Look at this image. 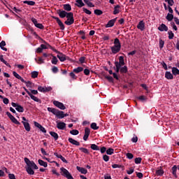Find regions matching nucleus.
<instances>
[{
    "label": "nucleus",
    "mask_w": 179,
    "mask_h": 179,
    "mask_svg": "<svg viewBox=\"0 0 179 179\" xmlns=\"http://www.w3.org/2000/svg\"><path fill=\"white\" fill-rule=\"evenodd\" d=\"M24 162L27 164L26 166V171L29 176H34V170H38V166L34 163L33 161H30L29 158L24 157Z\"/></svg>",
    "instance_id": "1"
},
{
    "label": "nucleus",
    "mask_w": 179,
    "mask_h": 179,
    "mask_svg": "<svg viewBox=\"0 0 179 179\" xmlns=\"http://www.w3.org/2000/svg\"><path fill=\"white\" fill-rule=\"evenodd\" d=\"M114 45L110 47V50L112 51V54L115 55V54H118L121 51V42H120V39L117 38H115L113 42Z\"/></svg>",
    "instance_id": "2"
},
{
    "label": "nucleus",
    "mask_w": 179,
    "mask_h": 179,
    "mask_svg": "<svg viewBox=\"0 0 179 179\" xmlns=\"http://www.w3.org/2000/svg\"><path fill=\"white\" fill-rule=\"evenodd\" d=\"M48 111H49V113H52V114L59 118V120H62V118H64V111L50 107L48 108Z\"/></svg>",
    "instance_id": "3"
},
{
    "label": "nucleus",
    "mask_w": 179,
    "mask_h": 179,
    "mask_svg": "<svg viewBox=\"0 0 179 179\" xmlns=\"http://www.w3.org/2000/svg\"><path fill=\"white\" fill-rule=\"evenodd\" d=\"M66 17L67 18V20L64 22V24L67 26H71L73 24V23H75V19L73 18V13H69Z\"/></svg>",
    "instance_id": "4"
},
{
    "label": "nucleus",
    "mask_w": 179,
    "mask_h": 179,
    "mask_svg": "<svg viewBox=\"0 0 179 179\" xmlns=\"http://www.w3.org/2000/svg\"><path fill=\"white\" fill-rule=\"evenodd\" d=\"M61 174L67 179H73V176L69 173V171L66 169L62 167L60 169Z\"/></svg>",
    "instance_id": "5"
},
{
    "label": "nucleus",
    "mask_w": 179,
    "mask_h": 179,
    "mask_svg": "<svg viewBox=\"0 0 179 179\" xmlns=\"http://www.w3.org/2000/svg\"><path fill=\"white\" fill-rule=\"evenodd\" d=\"M56 54H57V57L59 59L60 62H65L66 59H69V57L65 55L64 53L58 50L56 52Z\"/></svg>",
    "instance_id": "6"
},
{
    "label": "nucleus",
    "mask_w": 179,
    "mask_h": 179,
    "mask_svg": "<svg viewBox=\"0 0 179 179\" xmlns=\"http://www.w3.org/2000/svg\"><path fill=\"white\" fill-rule=\"evenodd\" d=\"M6 115L10 118L12 122H13V124H15V125H20V122L17 121V120L12 115L10 112H6Z\"/></svg>",
    "instance_id": "7"
},
{
    "label": "nucleus",
    "mask_w": 179,
    "mask_h": 179,
    "mask_svg": "<svg viewBox=\"0 0 179 179\" xmlns=\"http://www.w3.org/2000/svg\"><path fill=\"white\" fill-rule=\"evenodd\" d=\"M11 105L13 107L15 108V110H17L18 111V113H24V108H23V106H22L15 102H12Z\"/></svg>",
    "instance_id": "8"
},
{
    "label": "nucleus",
    "mask_w": 179,
    "mask_h": 179,
    "mask_svg": "<svg viewBox=\"0 0 179 179\" xmlns=\"http://www.w3.org/2000/svg\"><path fill=\"white\" fill-rule=\"evenodd\" d=\"M53 104L55 106V107H57V108H59L60 110H66V107L62 102L54 101Z\"/></svg>",
    "instance_id": "9"
},
{
    "label": "nucleus",
    "mask_w": 179,
    "mask_h": 179,
    "mask_svg": "<svg viewBox=\"0 0 179 179\" xmlns=\"http://www.w3.org/2000/svg\"><path fill=\"white\" fill-rule=\"evenodd\" d=\"M52 19L56 20L57 23L58 24L62 30H65V25H64V23H62V21H61L59 17L53 16Z\"/></svg>",
    "instance_id": "10"
},
{
    "label": "nucleus",
    "mask_w": 179,
    "mask_h": 179,
    "mask_svg": "<svg viewBox=\"0 0 179 179\" xmlns=\"http://www.w3.org/2000/svg\"><path fill=\"white\" fill-rule=\"evenodd\" d=\"M68 12L65 11V10H62L61 9L57 10V14L59 15V17H61L62 19H64V17H66V16H68Z\"/></svg>",
    "instance_id": "11"
},
{
    "label": "nucleus",
    "mask_w": 179,
    "mask_h": 179,
    "mask_svg": "<svg viewBox=\"0 0 179 179\" xmlns=\"http://www.w3.org/2000/svg\"><path fill=\"white\" fill-rule=\"evenodd\" d=\"M115 65H117L118 66H124L125 65V62L124 61V57L120 56L119 57V62H115Z\"/></svg>",
    "instance_id": "12"
},
{
    "label": "nucleus",
    "mask_w": 179,
    "mask_h": 179,
    "mask_svg": "<svg viewBox=\"0 0 179 179\" xmlns=\"http://www.w3.org/2000/svg\"><path fill=\"white\" fill-rule=\"evenodd\" d=\"M90 136V129L89 127H85V134H84V136H83V140L84 141H87Z\"/></svg>",
    "instance_id": "13"
},
{
    "label": "nucleus",
    "mask_w": 179,
    "mask_h": 179,
    "mask_svg": "<svg viewBox=\"0 0 179 179\" xmlns=\"http://www.w3.org/2000/svg\"><path fill=\"white\" fill-rule=\"evenodd\" d=\"M115 22H117V17L115 19L110 20L108 22L107 24L105 25V27L108 29V27H113L114 24H115Z\"/></svg>",
    "instance_id": "14"
},
{
    "label": "nucleus",
    "mask_w": 179,
    "mask_h": 179,
    "mask_svg": "<svg viewBox=\"0 0 179 179\" xmlns=\"http://www.w3.org/2000/svg\"><path fill=\"white\" fill-rule=\"evenodd\" d=\"M57 128L58 129H61L62 131H64V129L66 128V124L64 122H59L57 124Z\"/></svg>",
    "instance_id": "15"
},
{
    "label": "nucleus",
    "mask_w": 179,
    "mask_h": 179,
    "mask_svg": "<svg viewBox=\"0 0 179 179\" xmlns=\"http://www.w3.org/2000/svg\"><path fill=\"white\" fill-rule=\"evenodd\" d=\"M137 29H138V30H141V31H143V30H145V22H143V20H141L138 22L137 25Z\"/></svg>",
    "instance_id": "16"
},
{
    "label": "nucleus",
    "mask_w": 179,
    "mask_h": 179,
    "mask_svg": "<svg viewBox=\"0 0 179 179\" xmlns=\"http://www.w3.org/2000/svg\"><path fill=\"white\" fill-rule=\"evenodd\" d=\"M54 155L56 156L57 159H60L62 162H63V163L68 164V161L66 160V159H65V157H64L62 155L58 154V152H55Z\"/></svg>",
    "instance_id": "17"
},
{
    "label": "nucleus",
    "mask_w": 179,
    "mask_h": 179,
    "mask_svg": "<svg viewBox=\"0 0 179 179\" xmlns=\"http://www.w3.org/2000/svg\"><path fill=\"white\" fill-rule=\"evenodd\" d=\"M22 123L23 125H24V129H25L27 132H30V129H31V128L30 127V124L29 123V122L22 121Z\"/></svg>",
    "instance_id": "18"
},
{
    "label": "nucleus",
    "mask_w": 179,
    "mask_h": 179,
    "mask_svg": "<svg viewBox=\"0 0 179 179\" xmlns=\"http://www.w3.org/2000/svg\"><path fill=\"white\" fill-rule=\"evenodd\" d=\"M158 30H159V31H169V27L166 24H162L158 27Z\"/></svg>",
    "instance_id": "19"
},
{
    "label": "nucleus",
    "mask_w": 179,
    "mask_h": 179,
    "mask_svg": "<svg viewBox=\"0 0 179 179\" xmlns=\"http://www.w3.org/2000/svg\"><path fill=\"white\" fill-rule=\"evenodd\" d=\"M69 142L71 143L72 145H75L76 146H80V143L79 141L72 138H69Z\"/></svg>",
    "instance_id": "20"
},
{
    "label": "nucleus",
    "mask_w": 179,
    "mask_h": 179,
    "mask_svg": "<svg viewBox=\"0 0 179 179\" xmlns=\"http://www.w3.org/2000/svg\"><path fill=\"white\" fill-rule=\"evenodd\" d=\"M76 169H77L78 171L81 173V174H87V169H86L85 168H82L80 166H76Z\"/></svg>",
    "instance_id": "21"
},
{
    "label": "nucleus",
    "mask_w": 179,
    "mask_h": 179,
    "mask_svg": "<svg viewBox=\"0 0 179 179\" xmlns=\"http://www.w3.org/2000/svg\"><path fill=\"white\" fill-rule=\"evenodd\" d=\"M165 78L168 80L174 79V76H173V74H171V72L170 71H166L165 73Z\"/></svg>",
    "instance_id": "22"
},
{
    "label": "nucleus",
    "mask_w": 179,
    "mask_h": 179,
    "mask_svg": "<svg viewBox=\"0 0 179 179\" xmlns=\"http://www.w3.org/2000/svg\"><path fill=\"white\" fill-rule=\"evenodd\" d=\"M29 96L31 100H34V101H36V103H41V99L37 98V96L33 95L31 93Z\"/></svg>",
    "instance_id": "23"
},
{
    "label": "nucleus",
    "mask_w": 179,
    "mask_h": 179,
    "mask_svg": "<svg viewBox=\"0 0 179 179\" xmlns=\"http://www.w3.org/2000/svg\"><path fill=\"white\" fill-rule=\"evenodd\" d=\"M120 8H121V6L120 5L115 6L114 10H113V15H118V13H120Z\"/></svg>",
    "instance_id": "24"
},
{
    "label": "nucleus",
    "mask_w": 179,
    "mask_h": 179,
    "mask_svg": "<svg viewBox=\"0 0 179 179\" xmlns=\"http://www.w3.org/2000/svg\"><path fill=\"white\" fill-rule=\"evenodd\" d=\"M50 135L54 138L55 141H58V138H59V136L55 131H50Z\"/></svg>",
    "instance_id": "25"
},
{
    "label": "nucleus",
    "mask_w": 179,
    "mask_h": 179,
    "mask_svg": "<svg viewBox=\"0 0 179 179\" xmlns=\"http://www.w3.org/2000/svg\"><path fill=\"white\" fill-rule=\"evenodd\" d=\"M5 45H6V42H5V41H2L0 43V48L3 50V51H8V49L5 48Z\"/></svg>",
    "instance_id": "26"
},
{
    "label": "nucleus",
    "mask_w": 179,
    "mask_h": 179,
    "mask_svg": "<svg viewBox=\"0 0 179 179\" xmlns=\"http://www.w3.org/2000/svg\"><path fill=\"white\" fill-rule=\"evenodd\" d=\"M63 8L64 10H66L67 12H71V10H72V7L70 6V4H64Z\"/></svg>",
    "instance_id": "27"
},
{
    "label": "nucleus",
    "mask_w": 179,
    "mask_h": 179,
    "mask_svg": "<svg viewBox=\"0 0 179 179\" xmlns=\"http://www.w3.org/2000/svg\"><path fill=\"white\" fill-rule=\"evenodd\" d=\"M177 169H178L177 165H174L172 167V174L173 176H174V177H176V178H177Z\"/></svg>",
    "instance_id": "28"
},
{
    "label": "nucleus",
    "mask_w": 179,
    "mask_h": 179,
    "mask_svg": "<svg viewBox=\"0 0 179 179\" xmlns=\"http://www.w3.org/2000/svg\"><path fill=\"white\" fill-rule=\"evenodd\" d=\"M0 61L3 62L5 65H6V66H9V68H10V64H9L8 62L3 59V55H0Z\"/></svg>",
    "instance_id": "29"
},
{
    "label": "nucleus",
    "mask_w": 179,
    "mask_h": 179,
    "mask_svg": "<svg viewBox=\"0 0 179 179\" xmlns=\"http://www.w3.org/2000/svg\"><path fill=\"white\" fill-rule=\"evenodd\" d=\"M23 3H25L27 5H29V6H34V5H36V2L33 1H24Z\"/></svg>",
    "instance_id": "30"
},
{
    "label": "nucleus",
    "mask_w": 179,
    "mask_h": 179,
    "mask_svg": "<svg viewBox=\"0 0 179 179\" xmlns=\"http://www.w3.org/2000/svg\"><path fill=\"white\" fill-rule=\"evenodd\" d=\"M82 71H83V67H80V66L77 67L73 70V72H74V73H80V72H82Z\"/></svg>",
    "instance_id": "31"
},
{
    "label": "nucleus",
    "mask_w": 179,
    "mask_h": 179,
    "mask_svg": "<svg viewBox=\"0 0 179 179\" xmlns=\"http://www.w3.org/2000/svg\"><path fill=\"white\" fill-rule=\"evenodd\" d=\"M38 164H40V166H43V167H48V166L47 162L43 161L42 159H38Z\"/></svg>",
    "instance_id": "32"
},
{
    "label": "nucleus",
    "mask_w": 179,
    "mask_h": 179,
    "mask_svg": "<svg viewBox=\"0 0 179 179\" xmlns=\"http://www.w3.org/2000/svg\"><path fill=\"white\" fill-rule=\"evenodd\" d=\"M166 20H168V22H171V20L174 19V15L173 14L168 13L166 17Z\"/></svg>",
    "instance_id": "33"
},
{
    "label": "nucleus",
    "mask_w": 179,
    "mask_h": 179,
    "mask_svg": "<svg viewBox=\"0 0 179 179\" xmlns=\"http://www.w3.org/2000/svg\"><path fill=\"white\" fill-rule=\"evenodd\" d=\"M52 59L51 63L53 65H57V64H58V59L57 58V57H55L52 55Z\"/></svg>",
    "instance_id": "34"
},
{
    "label": "nucleus",
    "mask_w": 179,
    "mask_h": 179,
    "mask_svg": "<svg viewBox=\"0 0 179 179\" xmlns=\"http://www.w3.org/2000/svg\"><path fill=\"white\" fill-rule=\"evenodd\" d=\"M127 72H128V67L127 66L120 67V73H127Z\"/></svg>",
    "instance_id": "35"
},
{
    "label": "nucleus",
    "mask_w": 179,
    "mask_h": 179,
    "mask_svg": "<svg viewBox=\"0 0 179 179\" xmlns=\"http://www.w3.org/2000/svg\"><path fill=\"white\" fill-rule=\"evenodd\" d=\"M76 2L78 3L77 5L78 8H82L83 6H85V3L82 0H76Z\"/></svg>",
    "instance_id": "36"
},
{
    "label": "nucleus",
    "mask_w": 179,
    "mask_h": 179,
    "mask_svg": "<svg viewBox=\"0 0 179 179\" xmlns=\"http://www.w3.org/2000/svg\"><path fill=\"white\" fill-rule=\"evenodd\" d=\"M172 73L173 75L177 76L179 75V70L176 67H173L172 68Z\"/></svg>",
    "instance_id": "37"
},
{
    "label": "nucleus",
    "mask_w": 179,
    "mask_h": 179,
    "mask_svg": "<svg viewBox=\"0 0 179 179\" xmlns=\"http://www.w3.org/2000/svg\"><path fill=\"white\" fill-rule=\"evenodd\" d=\"M90 148L92 150H100V147L96 144H91Z\"/></svg>",
    "instance_id": "38"
},
{
    "label": "nucleus",
    "mask_w": 179,
    "mask_h": 179,
    "mask_svg": "<svg viewBox=\"0 0 179 179\" xmlns=\"http://www.w3.org/2000/svg\"><path fill=\"white\" fill-rule=\"evenodd\" d=\"M79 150H81V152H83V153H85V155H90V152L89 150H87L85 148H80Z\"/></svg>",
    "instance_id": "39"
},
{
    "label": "nucleus",
    "mask_w": 179,
    "mask_h": 179,
    "mask_svg": "<svg viewBox=\"0 0 179 179\" xmlns=\"http://www.w3.org/2000/svg\"><path fill=\"white\" fill-rule=\"evenodd\" d=\"M113 69L115 71L116 73H120V72L121 71V66H120L117 64H115Z\"/></svg>",
    "instance_id": "40"
},
{
    "label": "nucleus",
    "mask_w": 179,
    "mask_h": 179,
    "mask_svg": "<svg viewBox=\"0 0 179 179\" xmlns=\"http://www.w3.org/2000/svg\"><path fill=\"white\" fill-rule=\"evenodd\" d=\"M163 174H164V171H163V169H158L156 171L157 176H159L160 177H162Z\"/></svg>",
    "instance_id": "41"
},
{
    "label": "nucleus",
    "mask_w": 179,
    "mask_h": 179,
    "mask_svg": "<svg viewBox=\"0 0 179 179\" xmlns=\"http://www.w3.org/2000/svg\"><path fill=\"white\" fill-rule=\"evenodd\" d=\"M137 99L140 100V101H146V100H148V97H146L145 95H141L137 97Z\"/></svg>",
    "instance_id": "42"
},
{
    "label": "nucleus",
    "mask_w": 179,
    "mask_h": 179,
    "mask_svg": "<svg viewBox=\"0 0 179 179\" xmlns=\"http://www.w3.org/2000/svg\"><path fill=\"white\" fill-rule=\"evenodd\" d=\"M31 78L33 79H36V78H38V71H32L31 73Z\"/></svg>",
    "instance_id": "43"
},
{
    "label": "nucleus",
    "mask_w": 179,
    "mask_h": 179,
    "mask_svg": "<svg viewBox=\"0 0 179 179\" xmlns=\"http://www.w3.org/2000/svg\"><path fill=\"white\" fill-rule=\"evenodd\" d=\"M94 13L95 15H97V16H100V15H103V11L101 10H99V9H96L94 11Z\"/></svg>",
    "instance_id": "44"
},
{
    "label": "nucleus",
    "mask_w": 179,
    "mask_h": 179,
    "mask_svg": "<svg viewBox=\"0 0 179 179\" xmlns=\"http://www.w3.org/2000/svg\"><path fill=\"white\" fill-rule=\"evenodd\" d=\"M168 34L169 40H173V38H174V33H173V31H169Z\"/></svg>",
    "instance_id": "45"
},
{
    "label": "nucleus",
    "mask_w": 179,
    "mask_h": 179,
    "mask_svg": "<svg viewBox=\"0 0 179 179\" xmlns=\"http://www.w3.org/2000/svg\"><path fill=\"white\" fill-rule=\"evenodd\" d=\"M106 155H114V150L113 148H108V150H106Z\"/></svg>",
    "instance_id": "46"
},
{
    "label": "nucleus",
    "mask_w": 179,
    "mask_h": 179,
    "mask_svg": "<svg viewBox=\"0 0 179 179\" xmlns=\"http://www.w3.org/2000/svg\"><path fill=\"white\" fill-rule=\"evenodd\" d=\"M91 128H92V129H94V131L99 129V127H97V124H96L95 122H93L91 124Z\"/></svg>",
    "instance_id": "47"
},
{
    "label": "nucleus",
    "mask_w": 179,
    "mask_h": 179,
    "mask_svg": "<svg viewBox=\"0 0 179 179\" xmlns=\"http://www.w3.org/2000/svg\"><path fill=\"white\" fill-rule=\"evenodd\" d=\"M134 163H136V164H141V163H142V159L141 157H136L134 159Z\"/></svg>",
    "instance_id": "48"
},
{
    "label": "nucleus",
    "mask_w": 179,
    "mask_h": 179,
    "mask_svg": "<svg viewBox=\"0 0 179 179\" xmlns=\"http://www.w3.org/2000/svg\"><path fill=\"white\" fill-rule=\"evenodd\" d=\"M46 46L48 47V48L52 50V51H54V52H58V50L54 48L52 46H51L49 43H46Z\"/></svg>",
    "instance_id": "49"
},
{
    "label": "nucleus",
    "mask_w": 179,
    "mask_h": 179,
    "mask_svg": "<svg viewBox=\"0 0 179 179\" xmlns=\"http://www.w3.org/2000/svg\"><path fill=\"white\" fill-rule=\"evenodd\" d=\"M126 157L127 159H129V160H131V159H134V155L131 152H127L126 154Z\"/></svg>",
    "instance_id": "50"
},
{
    "label": "nucleus",
    "mask_w": 179,
    "mask_h": 179,
    "mask_svg": "<svg viewBox=\"0 0 179 179\" xmlns=\"http://www.w3.org/2000/svg\"><path fill=\"white\" fill-rule=\"evenodd\" d=\"M70 134L71 135H79V131L77 129H73V130L70 131Z\"/></svg>",
    "instance_id": "51"
},
{
    "label": "nucleus",
    "mask_w": 179,
    "mask_h": 179,
    "mask_svg": "<svg viewBox=\"0 0 179 179\" xmlns=\"http://www.w3.org/2000/svg\"><path fill=\"white\" fill-rule=\"evenodd\" d=\"M105 79H107V80H108V82H110V83L114 82V78H113V77L110 76H106Z\"/></svg>",
    "instance_id": "52"
},
{
    "label": "nucleus",
    "mask_w": 179,
    "mask_h": 179,
    "mask_svg": "<svg viewBox=\"0 0 179 179\" xmlns=\"http://www.w3.org/2000/svg\"><path fill=\"white\" fill-rule=\"evenodd\" d=\"M35 27H37L38 29H40L41 30H43L44 25H43V24L38 23L37 24L35 25Z\"/></svg>",
    "instance_id": "53"
},
{
    "label": "nucleus",
    "mask_w": 179,
    "mask_h": 179,
    "mask_svg": "<svg viewBox=\"0 0 179 179\" xmlns=\"http://www.w3.org/2000/svg\"><path fill=\"white\" fill-rule=\"evenodd\" d=\"M79 62L80 64H85V62L86 61V57H81L79 58Z\"/></svg>",
    "instance_id": "54"
},
{
    "label": "nucleus",
    "mask_w": 179,
    "mask_h": 179,
    "mask_svg": "<svg viewBox=\"0 0 179 179\" xmlns=\"http://www.w3.org/2000/svg\"><path fill=\"white\" fill-rule=\"evenodd\" d=\"M103 160L104 162H109L110 161V157L107 155H103Z\"/></svg>",
    "instance_id": "55"
},
{
    "label": "nucleus",
    "mask_w": 179,
    "mask_h": 179,
    "mask_svg": "<svg viewBox=\"0 0 179 179\" xmlns=\"http://www.w3.org/2000/svg\"><path fill=\"white\" fill-rule=\"evenodd\" d=\"M99 150H100L101 153L103 155V154L106 153V152H107V148L101 147V148H99Z\"/></svg>",
    "instance_id": "56"
},
{
    "label": "nucleus",
    "mask_w": 179,
    "mask_h": 179,
    "mask_svg": "<svg viewBox=\"0 0 179 179\" xmlns=\"http://www.w3.org/2000/svg\"><path fill=\"white\" fill-rule=\"evenodd\" d=\"M69 76H71V78H72V79H78V76H76V75H75V72H71L69 73Z\"/></svg>",
    "instance_id": "57"
},
{
    "label": "nucleus",
    "mask_w": 179,
    "mask_h": 179,
    "mask_svg": "<svg viewBox=\"0 0 179 179\" xmlns=\"http://www.w3.org/2000/svg\"><path fill=\"white\" fill-rule=\"evenodd\" d=\"M13 76H15V78H16L17 79H20V78L22 76H20V75H19L17 73H16V71H13Z\"/></svg>",
    "instance_id": "58"
},
{
    "label": "nucleus",
    "mask_w": 179,
    "mask_h": 179,
    "mask_svg": "<svg viewBox=\"0 0 179 179\" xmlns=\"http://www.w3.org/2000/svg\"><path fill=\"white\" fill-rule=\"evenodd\" d=\"M171 26L173 27V30H175L176 31H177V30H178V29L177 28V26L176 25V23L174 22H171Z\"/></svg>",
    "instance_id": "59"
},
{
    "label": "nucleus",
    "mask_w": 179,
    "mask_h": 179,
    "mask_svg": "<svg viewBox=\"0 0 179 179\" xmlns=\"http://www.w3.org/2000/svg\"><path fill=\"white\" fill-rule=\"evenodd\" d=\"M84 75H86V76H89L90 75V70L88 69H84Z\"/></svg>",
    "instance_id": "60"
},
{
    "label": "nucleus",
    "mask_w": 179,
    "mask_h": 179,
    "mask_svg": "<svg viewBox=\"0 0 179 179\" xmlns=\"http://www.w3.org/2000/svg\"><path fill=\"white\" fill-rule=\"evenodd\" d=\"M164 47V41L160 39L159 40V48H163Z\"/></svg>",
    "instance_id": "61"
},
{
    "label": "nucleus",
    "mask_w": 179,
    "mask_h": 179,
    "mask_svg": "<svg viewBox=\"0 0 179 179\" xmlns=\"http://www.w3.org/2000/svg\"><path fill=\"white\" fill-rule=\"evenodd\" d=\"M83 12L86 13L87 15H90L92 13V11L89 10L87 8H83Z\"/></svg>",
    "instance_id": "62"
},
{
    "label": "nucleus",
    "mask_w": 179,
    "mask_h": 179,
    "mask_svg": "<svg viewBox=\"0 0 179 179\" xmlns=\"http://www.w3.org/2000/svg\"><path fill=\"white\" fill-rule=\"evenodd\" d=\"M52 90V87H45V93H47L48 92H51Z\"/></svg>",
    "instance_id": "63"
},
{
    "label": "nucleus",
    "mask_w": 179,
    "mask_h": 179,
    "mask_svg": "<svg viewBox=\"0 0 179 179\" xmlns=\"http://www.w3.org/2000/svg\"><path fill=\"white\" fill-rule=\"evenodd\" d=\"M8 178L9 179H16V176H15V174H13V173H9Z\"/></svg>",
    "instance_id": "64"
}]
</instances>
